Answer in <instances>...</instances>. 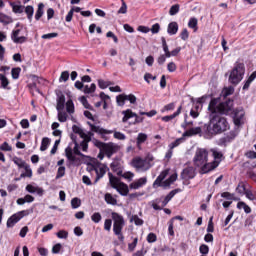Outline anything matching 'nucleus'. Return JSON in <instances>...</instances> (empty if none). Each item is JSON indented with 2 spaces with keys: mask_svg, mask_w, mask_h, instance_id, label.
<instances>
[{
  "mask_svg": "<svg viewBox=\"0 0 256 256\" xmlns=\"http://www.w3.org/2000/svg\"><path fill=\"white\" fill-rule=\"evenodd\" d=\"M208 111L209 122L205 125V131L209 137L229 131V122L223 115H229L233 111V100L221 102V98H213L208 105Z\"/></svg>",
  "mask_w": 256,
  "mask_h": 256,
  "instance_id": "f257e3e1",
  "label": "nucleus"
},
{
  "mask_svg": "<svg viewBox=\"0 0 256 256\" xmlns=\"http://www.w3.org/2000/svg\"><path fill=\"white\" fill-rule=\"evenodd\" d=\"M195 167H200L201 173H209L213 169H217V162L211 164L209 162V151L205 148H197L193 157Z\"/></svg>",
  "mask_w": 256,
  "mask_h": 256,
  "instance_id": "f03ea898",
  "label": "nucleus"
},
{
  "mask_svg": "<svg viewBox=\"0 0 256 256\" xmlns=\"http://www.w3.org/2000/svg\"><path fill=\"white\" fill-rule=\"evenodd\" d=\"M153 161H155V157L152 154H148L145 158L139 156L133 158L131 165L138 173H145L153 167Z\"/></svg>",
  "mask_w": 256,
  "mask_h": 256,
  "instance_id": "7ed1b4c3",
  "label": "nucleus"
},
{
  "mask_svg": "<svg viewBox=\"0 0 256 256\" xmlns=\"http://www.w3.org/2000/svg\"><path fill=\"white\" fill-rule=\"evenodd\" d=\"M111 218L113 221V233L118 237V239L123 242L125 241V236H123V227H125V218L123 215L117 213V212H112L111 213Z\"/></svg>",
  "mask_w": 256,
  "mask_h": 256,
  "instance_id": "20e7f679",
  "label": "nucleus"
},
{
  "mask_svg": "<svg viewBox=\"0 0 256 256\" xmlns=\"http://www.w3.org/2000/svg\"><path fill=\"white\" fill-rule=\"evenodd\" d=\"M245 75V64L243 62H236L234 68L230 72L229 83L232 85H239L243 81Z\"/></svg>",
  "mask_w": 256,
  "mask_h": 256,
  "instance_id": "39448f33",
  "label": "nucleus"
},
{
  "mask_svg": "<svg viewBox=\"0 0 256 256\" xmlns=\"http://www.w3.org/2000/svg\"><path fill=\"white\" fill-rule=\"evenodd\" d=\"M108 177L112 189H116L117 193L122 195V197H127L129 195V186L127 184L121 182L119 178L113 176L111 173H108Z\"/></svg>",
  "mask_w": 256,
  "mask_h": 256,
  "instance_id": "423d86ee",
  "label": "nucleus"
},
{
  "mask_svg": "<svg viewBox=\"0 0 256 256\" xmlns=\"http://www.w3.org/2000/svg\"><path fill=\"white\" fill-rule=\"evenodd\" d=\"M91 131H93L94 133H98V135L102 136V139H105V135H114V139H117L118 141H125V139H127V136L119 131H113V130H107L105 128H101V126H96L91 124Z\"/></svg>",
  "mask_w": 256,
  "mask_h": 256,
  "instance_id": "0eeeda50",
  "label": "nucleus"
},
{
  "mask_svg": "<svg viewBox=\"0 0 256 256\" xmlns=\"http://www.w3.org/2000/svg\"><path fill=\"white\" fill-rule=\"evenodd\" d=\"M29 210H22L19 211L15 214H13L10 218H8L7 220V227L11 228V227H15V225H17V223H19L20 220L23 219V217H27V215H29Z\"/></svg>",
  "mask_w": 256,
  "mask_h": 256,
  "instance_id": "6e6552de",
  "label": "nucleus"
},
{
  "mask_svg": "<svg viewBox=\"0 0 256 256\" xmlns=\"http://www.w3.org/2000/svg\"><path fill=\"white\" fill-rule=\"evenodd\" d=\"M126 101H129L133 105L137 103V97H135V95L133 94H120L116 97V103L117 105H119V107H123Z\"/></svg>",
  "mask_w": 256,
  "mask_h": 256,
  "instance_id": "1a4fd4ad",
  "label": "nucleus"
},
{
  "mask_svg": "<svg viewBox=\"0 0 256 256\" xmlns=\"http://www.w3.org/2000/svg\"><path fill=\"white\" fill-rule=\"evenodd\" d=\"M21 31V29H15L11 33V39L16 45H23V43H27V36L21 35Z\"/></svg>",
  "mask_w": 256,
  "mask_h": 256,
  "instance_id": "9d476101",
  "label": "nucleus"
},
{
  "mask_svg": "<svg viewBox=\"0 0 256 256\" xmlns=\"http://www.w3.org/2000/svg\"><path fill=\"white\" fill-rule=\"evenodd\" d=\"M102 151L109 159H111L114 153H117V151H119V145L112 142L106 143Z\"/></svg>",
  "mask_w": 256,
  "mask_h": 256,
  "instance_id": "9b49d317",
  "label": "nucleus"
},
{
  "mask_svg": "<svg viewBox=\"0 0 256 256\" xmlns=\"http://www.w3.org/2000/svg\"><path fill=\"white\" fill-rule=\"evenodd\" d=\"M245 117V111L241 108L234 110L233 121L234 124L239 127V125H243V119Z\"/></svg>",
  "mask_w": 256,
  "mask_h": 256,
  "instance_id": "f8f14e48",
  "label": "nucleus"
},
{
  "mask_svg": "<svg viewBox=\"0 0 256 256\" xmlns=\"http://www.w3.org/2000/svg\"><path fill=\"white\" fill-rule=\"evenodd\" d=\"M147 185V177H141L139 179H136L132 183L129 184V189H132L134 191H137L138 189H141Z\"/></svg>",
  "mask_w": 256,
  "mask_h": 256,
  "instance_id": "ddd939ff",
  "label": "nucleus"
},
{
  "mask_svg": "<svg viewBox=\"0 0 256 256\" xmlns=\"http://www.w3.org/2000/svg\"><path fill=\"white\" fill-rule=\"evenodd\" d=\"M195 168L192 166L185 168L181 173V178L183 181H189V179H193L195 177Z\"/></svg>",
  "mask_w": 256,
  "mask_h": 256,
  "instance_id": "4468645a",
  "label": "nucleus"
},
{
  "mask_svg": "<svg viewBox=\"0 0 256 256\" xmlns=\"http://www.w3.org/2000/svg\"><path fill=\"white\" fill-rule=\"evenodd\" d=\"M107 166L100 164L94 168V171L96 173V179L94 183H98L99 179L103 178L104 175L107 173Z\"/></svg>",
  "mask_w": 256,
  "mask_h": 256,
  "instance_id": "2eb2a0df",
  "label": "nucleus"
},
{
  "mask_svg": "<svg viewBox=\"0 0 256 256\" xmlns=\"http://www.w3.org/2000/svg\"><path fill=\"white\" fill-rule=\"evenodd\" d=\"M26 191L28 193H36L37 195H39V197H43V195L45 194V190L39 186H35L33 184H28L26 186Z\"/></svg>",
  "mask_w": 256,
  "mask_h": 256,
  "instance_id": "dca6fc26",
  "label": "nucleus"
},
{
  "mask_svg": "<svg viewBox=\"0 0 256 256\" xmlns=\"http://www.w3.org/2000/svg\"><path fill=\"white\" fill-rule=\"evenodd\" d=\"M167 175H169V170L162 171L154 181L153 187H163V181L167 177Z\"/></svg>",
  "mask_w": 256,
  "mask_h": 256,
  "instance_id": "f3484780",
  "label": "nucleus"
},
{
  "mask_svg": "<svg viewBox=\"0 0 256 256\" xmlns=\"http://www.w3.org/2000/svg\"><path fill=\"white\" fill-rule=\"evenodd\" d=\"M148 139V136L147 134L145 133H139L137 135V138H136V147L138 149V151H141L143 149V143H145V141H147Z\"/></svg>",
  "mask_w": 256,
  "mask_h": 256,
  "instance_id": "a211bd4d",
  "label": "nucleus"
},
{
  "mask_svg": "<svg viewBox=\"0 0 256 256\" xmlns=\"http://www.w3.org/2000/svg\"><path fill=\"white\" fill-rule=\"evenodd\" d=\"M104 201L107 203V205H117V195L113 196L111 193H106L104 195Z\"/></svg>",
  "mask_w": 256,
  "mask_h": 256,
  "instance_id": "6ab92c4d",
  "label": "nucleus"
},
{
  "mask_svg": "<svg viewBox=\"0 0 256 256\" xmlns=\"http://www.w3.org/2000/svg\"><path fill=\"white\" fill-rule=\"evenodd\" d=\"M212 155L214 157V161L210 162V164L217 163V167H219V164L221 163V158L223 157V154L219 152L217 149H211Z\"/></svg>",
  "mask_w": 256,
  "mask_h": 256,
  "instance_id": "aec40b11",
  "label": "nucleus"
},
{
  "mask_svg": "<svg viewBox=\"0 0 256 256\" xmlns=\"http://www.w3.org/2000/svg\"><path fill=\"white\" fill-rule=\"evenodd\" d=\"M201 133V127H194L186 130L182 137H193V135H199Z\"/></svg>",
  "mask_w": 256,
  "mask_h": 256,
  "instance_id": "412c9836",
  "label": "nucleus"
},
{
  "mask_svg": "<svg viewBox=\"0 0 256 256\" xmlns=\"http://www.w3.org/2000/svg\"><path fill=\"white\" fill-rule=\"evenodd\" d=\"M177 31H179V24H177V22H171L168 24V35H177Z\"/></svg>",
  "mask_w": 256,
  "mask_h": 256,
  "instance_id": "4be33fe9",
  "label": "nucleus"
},
{
  "mask_svg": "<svg viewBox=\"0 0 256 256\" xmlns=\"http://www.w3.org/2000/svg\"><path fill=\"white\" fill-rule=\"evenodd\" d=\"M122 115H124V117L122 118L123 123H127L129 119H133V117H137V114H135L131 109H127L123 111Z\"/></svg>",
  "mask_w": 256,
  "mask_h": 256,
  "instance_id": "5701e85b",
  "label": "nucleus"
},
{
  "mask_svg": "<svg viewBox=\"0 0 256 256\" xmlns=\"http://www.w3.org/2000/svg\"><path fill=\"white\" fill-rule=\"evenodd\" d=\"M177 193H179V189L172 190V191L164 198V201L161 202V207L167 206V203H169V201H171V199H172L173 197H175V195H177Z\"/></svg>",
  "mask_w": 256,
  "mask_h": 256,
  "instance_id": "b1692460",
  "label": "nucleus"
},
{
  "mask_svg": "<svg viewBox=\"0 0 256 256\" xmlns=\"http://www.w3.org/2000/svg\"><path fill=\"white\" fill-rule=\"evenodd\" d=\"M82 139L83 141L80 143V149L84 151V153H87L89 149V142H91V136L88 135Z\"/></svg>",
  "mask_w": 256,
  "mask_h": 256,
  "instance_id": "393cba45",
  "label": "nucleus"
},
{
  "mask_svg": "<svg viewBox=\"0 0 256 256\" xmlns=\"http://www.w3.org/2000/svg\"><path fill=\"white\" fill-rule=\"evenodd\" d=\"M56 109L57 111H63L65 109V95L61 94L58 96Z\"/></svg>",
  "mask_w": 256,
  "mask_h": 256,
  "instance_id": "a878e982",
  "label": "nucleus"
},
{
  "mask_svg": "<svg viewBox=\"0 0 256 256\" xmlns=\"http://www.w3.org/2000/svg\"><path fill=\"white\" fill-rule=\"evenodd\" d=\"M181 109L183 108L180 106L172 115L162 117V121L169 123V121H172V119H175V117H179V115H181Z\"/></svg>",
  "mask_w": 256,
  "mask_h": 256,
  "instance_id": "bb28decb",
  "label": "nucleus"
},
{
  "mask_svg": "<svg viewBox=\"0 0 256 256\" xmlns=\"http://www.w3.org/2000/svg\"><path fill=\"white\" fill-rule=\"evenodd\" d=\"M162 41V49L164 51V55L165 57H167V59L171 58V51H169V46L167 45V40H165V37L161 38Z\"/></svg>",
  "mask_w": 256,
  "mask_h": 256,
  "instance_id": "cd10ccee",
  "label": "nucleus"
},
{
  "mask_svg": "<svg viewBox=\"0 0 256 256\" xmlns=\"http://www.w3.org/2000/svg\"><path fill=\"white\" fill-rule=\"evenodd\" d=\"M71 139L75 144L74 149H73L75 155H79L80 157H83V154L79 150V143L77 142V137L74 134H72Z\"/></svg>",
  "mask_w": 256,
  "mask_h": 256,
  "instance_id": "c85d7f7f",
  "label": "nucleus"
},
{
  "mask_svg": "<svg viewBox=\"0 0 256 256\" xmlns=\"http://www.w3.org/2000/svg\"><path fill=\"white\" fill-rule=\"evenodd\" d=\"M130 223H134L137 227H141L145 221L143 219L139 218L138 215H132L130 217Z\"/></svg>",
  "mask_w": 256,
  "mask_h": 256,
  "instance_id": "c756f323",
  "label": "nucleus"
},
{
  "mask_svg": "<svg viewBox=\"0 0 256 256\" xmlns=\"http://www.w3.org/2000/svg\"><path fill=\"white\" fill-rule=\"evenodd\" d=\"M95 89H97V86L95 85V83H92L90 86H84L83 93H85L86 95H91V93H95Z\"/></svg>",
  "mask_w": 256,
  "mask_h": 256,
  "instance_id": "7c9ffc66",
  "label": "nucleus"
},
{
  "mask_svg": "<svg viewBox=\"0 0 256 256\" xmlns=\"http://www.w3.org/2000/svg\"><path fill=\"white\" fill-rule=\"evenodd\" d=\"M72 131H73V133H76L77 135H79V137H81V139H83L84 137H87L88 135H87V133H85L84 131H83V129H81L79 126H77V125H74L73 127H72Z\"/></svg>",
  "mask_w": 256,
  "mask_h": 256,
  "instance_id": "2f4dec72",
  "label": "nucleus"
},
{
  "mask_svg": "<svg viewBox=\"0 0 256 256\" xmlns=\"http://www.w3.org/2000/svg\"><path fill=\"white\" fill-rule=\"evenodd\" d=\"M177 181V174H172L167 180L162 183V187H169L172 183Z\"/></svg>",
  "mask_w": 256,
  "mask_h": 256,
  "instance_id": "473e14b6",
  "label": "nucleus"
},
{
  "mask_svg": "<svg viewBox=\"0 0 256 256\" xmlns=\"http://www.w3.org/2000/svg\"><path fill=\"white\" fill-rule=\"evenodd\" d=\"M49 145H51V139L44 137L41 142L40 151H47Z\"/></svg>",
  "mask_w": 256,
  "mask_h": 256,
  "instance_id": "72a5a7b5",
  "label": "nucleus"
},
{
  "mask_svg": "<svg viewBox=\"0 0 256 256\" xmlns=\"http://www.w3.org/2000/svg\"><path fill=\"white\" fill-rule=\"evenodd\" d=\"M66 111L69 115H73V113H75V104H73V100L70 99L66 102Z\"/></svg>",
  "mask_w": 256,
  "mask_h": 256,
  "instance_id": "f704fd0d",
  "label": "nucleus"
},
{
  "mask_svg": "<svg viewBox=\"0 0 256 256\" xmlns=\"http://www.w3.org/2000/svg\"><path fill=\"white\" fill-rule=\"evenodd\" d=\"M0 23H3L4 25H9V23H13V18L3 13H0Z\"/></svg>",
  "mask_w": 256,
  "mask_h": 256,
  "instance_id": "c9c22d12",
  "label": "nucleus"
},
{
  "mask_svg": "<svg viewBox=\"0 0 256 256\" xmlns=\"http://www.w3.org/2000/svg\"><path fill=\"white\" fill-rule=\"evenodd\" d=\"M43 9H45V5L43 3H40L35 14L36 21H39L41 17H43Z\"/></svg>",
  "mask_w": 256,
  "mask_h": 256,
  "instance_id": "e433bc0d",
  "label": "nucleus"
},
{
  "mask_svg": "<svg viewBox=\"0 0 256 256\" xmlns=\"http://www.w3.org/2000/svg\"><path fill=\"white\" fill-rule=\"evenodd\" d=\"M0 84L2 89H9V79L3 74H0Z\"/></svg>",
  "mask_w": 256,
  "mask_h": 256,
  "instance_id": "4c0bfd02",
  "label": "nucleus"
},
{
  "mask_svg": "<svg viewBox=\"0 0 256 256\" xmlns=\"http://www.w3.org/2000/svg\"><path fill=\"white\" fill-rule=\"evenodd\" d=\"M65 153H66V157H67L68 161H71L72 163H74V161H75V156L73 155V148H71V147L68 146V147L65 149Z\"/></svg>",
  "mask_w": 256,
  "mask_h": 256,
  "instance_id": "58836bf2",
  "label": "nucleus"
},
{
  "mask_svg": "<svg viewBox=\"0 0 256 256\" xmlns=\"http://www.w3.org/2000/svg\"><path fill=\"white\" fill-rule=\"evenodd\" d=\"M13 163H15V165H17V167H19V169H24L25 166L27 165V163H25V161L19 157H14Z\"/></svg>",
  "mask_w": 256,
  "mask_h": 256,
  "instance_id": "ea45409f",
  "label": "nucleus"
},
{
  "mask_svg": "<svg viewBox=\"0 0 256 256\" xmlns=\"http://www.w3.org/2000/svg\"><path fill=\"white\" fill-rule=\"evenodd\" d=\"M237 209H243L247 214L251 213V207H249V205H247L245 202H238Z\"/></svg>",
  "mask_w": 256,
  "mask_h": 256,
  "instance_id": "a19ab883",
  "label": "nucleus"
},
{
  "mask_svg": "<svg viewBox=\"0 0 256 256\" xmlns=\"http://www.w3.org/2000/svg\"><path fill=\"white\" fill-rule=\"evenodd\" d=\"M247 191V188H245V182H239L238 186L236 187V192L239 194V195H245Z\"/></svg>",
  "mask_w": 256,
  "mask_h": 256,
  "instance_id": "79ce46f5",
  "label": "nucleus"
},
{
  "mask_svg": "<svg viewBox=\"0 0 256 256\" xmlns=\"http://www.w3.org/2000/svg\"><path fill=\"white\" fill-rule=\"evenodd\" d=\"M11 7L14 13H23V11H25V6L21 4L12 3Z\"/></svg>",
  "mask_w": 256,
  "mask_h": 256,
  "instance_id": "37998d69",
  "label": "nucleus"
},
{
  "mask_svg": "<svg viewBox=\"0 0 256 256\" xmlns=\"http://www.w3.org/2000/svg\"><path fill=\"white\" fill-rule=\"evenodd\" d=\"M24 11H25L29 21H31L33 19V13H35V10H34L33 6H26L24 8Z\"/></svg>",
  "mask_w": 256,
  "mask_h": 256,
  "instance_id": "c03bdc74",
  "label": "nucleus"
},
{
  "mask_svg": "<svg viewBox=\"0 0 256 256\" xmlns=\"http://www.w3.org/2000/svg\"><path fill=\"white\" fill-rule=\"evenodd\" d=\"M57 111H58V121H60V123H65V121H67L68 115L63 110H57Z\"/></svg>",
  "mask_w": 256,
  "mask_h": 256,
  "instance_id": "a18cd8bd",
  "label": "nucleus"
},
{
  "mask_svg": "<svg viewBox=\"0 0 256 256\" xmlns=\"http://www.w3.org/2000/svg\"><path fill=\"white\" fill-rule=\"evenodd\" d=\"M234 92H235V88H233V86H229L223 89L222 95L223 97H229V95H233Z\"/></svg>",
  "mask_w": 256,
  "mask_h": 256,
  "instance_id": "49530a36",
  "label": "nucleus"
},
{
  "mask_svg": "<svg viewBox=\"0 0 256 256\" xmlns=\"http://www.w3.org/2000/svg\"><path fill=\"white\" fill-rule=\"evenodd\" d=\"M24 169H25L26 172L22 173L20 175L21 178H23V177H33V171L31 170V167H29L28 164L25 165Z\"/></svg>",
  "mask_w": 256,
  "mask_h": 256,
  "instance_id": "de8ad7c7",
  "label": "nucleus"
},
{
  "mask_svg": "<svg viewBox=\"0 0 256 256\" xmlns=\"http://www.w3.org/2000/svg\"><path fill=\"white\" fill-rule=\"evenodd\" d=\"M221 197L227 199L228 201H237L238 199L235 198V194H231L230 192H223Z\"/></svg>",
  "mask_w": 256,
  "mask_h": 256,
  "instance_id": "09e8293b",
  "label": "nucleus"
},
{
  "mask_svg": "<svg viewBox=\"0 0 256 256\" xmlns=\"http://www.w3.org/2000/svg\"><path fill=\"white\" fill-rule=\"evenodd\" d=\"M197 23H198V20L197 18H190L189 22H188V27L190 29H194V31H197Z\"/></svg>",
  "mask_w": 256,
  "mask_h": 256,
  "instance_id": "8fccbe9b",
  "label": "nucleus"
},
{
  "mask_svg": "<svg viewBox=\"0 0 256 256\" xmlns=\"http://www.w3.org/2000/svg\"><path fill=\"white\" fill-rule=\"evenodd\" d=\"M190 117L193 119H197V117H199V105L196 104L195 107L191 109Z\"/></svg>",
  "mask_w": 256,
  "mask_h": 256,
  "instance_id": "3c124183",
  "label": "nucleus"
},
{
  "mask_svg": "<svg viewBox=\"0 0 256 256\" xmlns=\"http://www.w3.org/2000/svg\"><path fill=\"white\" fill-rule=\"evenodd\" d=\"M71 207L72 209H79V207H81V199L73 198L71 200Z\"/></svg>",
  "mask_w": 256,
  "mask_h": 256,
  "instance_id": "603ef678",
  "label": "nucleus"
},
{
  "mask_svg": "<svg viewBox=\"0 0 256 256\" xmlns=\"http://www.w3.org/2000/svg\"><path fill=\"white\" fill-rule=\"evenodd\" d=\"M66 81H69V71L62 72L59 78L60 83H66Z\"/></svg>",
  "mask_w": 256,
  "mask_h": 256,
  "instance_id": "864d4df0",
  "label": "nucleus"
},
{
  "mask_svg": "<svg viewBox=\"0 0 256 256\" xmlns=\"http://www.w3.org/2000/svg\"><path fill=\"white\" fill-rule=\"evenodd\" d=\"M12 79H19V75H21V68H13L11 70Z\"/></svg>",
  "mask_w": 256,
  "mask_h": 256,
  "instance_id": "5fc2aeb1",
  "label": "nucleus"
},
{
  "mask_svg": "<svg viewBox=\"0 0 256 256\" xmlns=\"http://www.w3.org/2000/svg\"><path fill=\"white\" fill-rule=\"evenodd\" d=\"M109 85H111V82H109V81H105L103 79L98 80V87H100V89H107V87H109Z\"/></svg>",
  "mask_w": 256,
  "mask_h": 256,
  "instance_id": "6e6d98bb",
  "label": "nucleus"
},
{
  "mask_svg": "<svg viewBox=\"0 0 256 256\" xmlns=\"http://www.w3.org/2000/svg\"><path fill=\"white\" fill-rule=\"evenodd\" d=\"M56 236L58 237V239H67V237H69V232L65 230H60L56 233Z\"/></svg>",
  "mask_w": 256,
  "mask_h": 256,
  "instance_id": "4d7b16f0",
  "label": "nucleus"
},
{
  "mask_svg": "<svg viewBox=\"0 0 256 256\" xmlns=\"http://www.w3.org/2000/svg\"><path fill=\"white\" fill-rule=\"evenodd\" d=\"M112 226H113V220L112 219H106L104 221V230L105 231H111Z\"/></svg>",
  "mask_w": 256,
  "mask_h": 256,
  "instance_id": "13d9d810",
  "label": "nucleus"
},
{
  "mask_svg": "<svg viewBox=\"0 0 256 256\" xmlns=\"http://www.w3.org/2000/svg\"><path fill=\"white\" fill-rule=\"evenodd\" d=\"M150 31L153 35H157V33L161 31V25H159V23L153 24Z\"/></svg>",
  "mask_w": 256,
  "mask_h": 256,
  "instance_id": "bf43d9fd",
  "label": "nucleus"
},
{
  "mask_svg": "<svg viewBox=\"0 0 256 256\" xmlns=\"http://www.w3.org/2000/svg\"><path fill=\"white\" fill-rule=\"evenodd\" d=\"M91 219L93 221V223H100L101 222V213L99 212H95L92 216H91Z\"/></svg>",
  "mask_w": 256,
  "mask_h": 256,
  "instance_id": "052dcab7",
  "label": "nucleus"
},
{
  "mask_svg": "<svg viewBox=\"0 0 256 256\" xmlns=\"http://www.w3.org/2000/svg\"><path fill=\"white\" fill-rule=\"evenodd\" d=\"M199 251L202 255H208L209 254V246H207V244H202L199 247Z\"/></svg>",
  "mask_w": 256,
  "mask_h": 256,
  "instance_id": "680f3d73",
  "label": "nucleus"
},
{
  "mask_svg": "<svg viewBox=\"0 0 256 256\" xmlns=\"http://www.w3.org/2000/svg\"><path fill=\"white\" fill-rule=\"evenodd\" d=\"M179 8H180L179 4H175V5L171 6V8L169 10V14L172 16L177 15L179 13Z\"/></svg>",
  "mask_w": 256,
  "mask_h": 256,
  "instance_id": "e2e57ef3",
  "label": "nucleus"
},
{
  "mask_svg": "<svg viewBox=\"0 0 256 256\" xmlns=\"http://www.w3.org/2000/svg\"><path fill=\"white\" fill-rule=\"evenodd\" d=\"M167 69L169 73H175V71H177V64H175V62H169L167 65Z\"/></svg>",
  "mask_w": 256,
  "mask_h": 256,
  "instance_id": "0e129e2a",
  "label": "nucleus"
},
{
  "mask_svg": "<svg viewBox=\"0 0 256 256\" xmlns=\"http://www.w3.org/2000/svg\"><path fill=\"white\" fill-rule=\"evenodd\" d=\"M122 177L127 181H133L135 174L133 172H125L124 174H122Z\"/></svg>",
  "mask_w": 256,
  "mask_h": 256,
  "instance_id": "69168bd1",
  "label": "nucleus"
},
{
  "mask_svg": "<svg viewBox=\"0 0 256 256\" xmlns=\"http://www.w3.org/2000/svg\"><path fill=\"white\" fill-rule=\"evenodd\" d=\"M180 37L182 41H187V39H189V31L187 30V28H184L182 30V32L180 33Z\"/></svg>",
  "mask_w": 256,
  "mask_h": 256,
  "instance_id": "338daca9",
  "label": "nucleus"
},
{
  "mask_svg": "<svg viewBox=\"0 0 256 256\" xmlns=\"http://www.w3.org/2000/svg\"><path fill=\"white\" fill-rule=\"evenodd\" d=\"M139 239L138 238H134L133 242L128 244V250L129 251H135V247H137V243H138Z\"/></svg>",
  "mask_w": 256,
  "mask_h": 256,
  "instance_id": "774afa93",
  "label": "nucleus"
}]
</instances>
